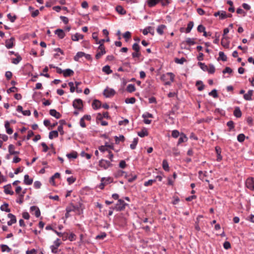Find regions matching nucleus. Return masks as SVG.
<instances>
[{
  "instance_id": "1",
  "label": "nucleus",
  "mask_w": 254,
  "mask_h": 254,
  "mask_svg": "<svg viewBox=\"0 0 254 254\" xmlns=\"http://www.w3.org/2000/svg\"><path fill=\"white\" fill-rule=\"evenodd\" d=\"M99 166L105 170L107 169L108 168L113 166V164L110 161L106 160L105 159H101L99 162Z\"/></svg>"
},
{
  "instance_id": "2",
  "label": "nucleus",
  "mask_w": 254,
  "mask_h": 254,
  "mask_svg": "<svg viewBox=\"0 0 254 254\" xmlns=\"http://www.w3.org/2000/svg\"><path fill=\"white\" fill-rule=\"evenodd\" d=\"M127 205V204L123 200L120 199L118 200L114 209L117 211H122L125 208Z\"/></svg>"
},
{
  "instance_id": "3",
  "label": "nucleus",
  "mask_w": 254,
  "mask_h": 254,
  "mask_svg": "<svg viewBox=\"0 0 254 254\" xmlns=\"http://www.w3.org/2000/svg\"><path fill=\"white\" fill-rule=\"evenodd\" d=\"M106 54V50L104 47L99 46L97 49V54L95 55V58L97 60L99 59L103 55Z\"/></svg>"
},
{
  "instance_id": "4",
  "label": "nucleus",
  "mask_w": 254,
  "mask_h": 254,
  "mask_svg": "<svg viewBox=\"0 0 254 254\" xmlns=\"http://www.w3.org/2000/svg\"><path fill=\"white\" fill-rule=\"evenodd\" d=\"M72 105L75 109L81 110L83 107L82 101L80 99H76L73 101Z\"/></svg>"
},
{
  "instance_id": "5",
  "label": "nucleus",
  "mask_w": 254,
  "mask_h": 254,
  "mask_svg": "<svg viewBox=\"0 0 254 254\" xmlns=\"http://www.w3.org/2000/svg\"><path fill=\"white\" fill-rule=\"evenodd\" d=\"M246 186L248 189L254 190V180L253 178L248 179L246 181Z\"/></svg>"
},
{
  "instance_id": "6",
  "label": "nucleus",
  "mask_w": 254,
  "mask_h": 254,
  "mask_svg": "<svg viewBox=\"0 0 254 254\" xmlns=\"http://www.w3.org/2000/svg\"><path fill=\"white\" fill-rule=\"evenodd\" d=\"M115 94V91L113 89H106L104 91V95L106 97H110Z\"/></svg>"
},
{
  "instance_id": "7",
  "label": "nucleus",
  "mask_w": 254,
  "mask_h": 254,
  "mask_svg": "<svg viewBox=\"0 0 254 254\" xmlns=\"http://www.w3.org/2000/svg\"><path fill=\"white\" fill-rule=\"evenodd\" d=\"M7 217L10 219V220L7 222V225L8 226H11L13 224H14L16 222V218L15 215L11 213H9L7 215Z\"/></svg>"
},
{
  "instance_id": "8",
  "label": "nucleus",
  "mask_w": 254,
  "mask_h": 254,
  "mask_svg": "<svg viewBox=\"0 0 254 254\" xmlns=\"http://www.w3.org/2000/svg\"><path fill=\"white\" fill-rule=\"evenodd\" d=\"M30 211L31 212H34L36 217H39L40 216L41 213L40 209L37 206H32L30 207Z\"/></svg>"
},
{
  "instance_id": "9",
  "label": "nucleus",
  "mask_w": 254,
  "mask_h": 254,
  "mask_svg": "<svg viewBox=\"0 0 254 254\" xmlns=\"http://www.w3.org/2000/svg\"><path fill=\"white\" fill-rule=\"evenodd\" d=\"M214 15L216 17L218 15L220 16V18L221 19H224L227 17V14L224 11H217L214 14Z\"/></svg>"
},
{
  "instance_id": "10",
  "label": "nucleus",
  "mask_w": 254,
  "mask_h": 254,
  "mask_svg": "<svg viewBox=\"0 0 254 254\" xmlns=\"http://www.w3.org/2000/svg\"><path fill=\"white\" fill-rule=\"evenodd\" d=\"M26 193V189L24 190L22 193H19L18 194V196L16 200V202L19 204H22L23 202V197L24 194Z\"/></svg>"
},
{
  "instance_id": "11",
  "label": "nucleus",
  "mask_w": 254,
  "mask_h": 254,
  "mask_svg": "<svg viewBox=\"0 0 254 254\" xmlns=\"http://www.w3.org/2000/svg\"><path fill=\"white\" fill-rule=\"evenodd\" d=\"M4 192L6 194H8L10 195H13L14 194V192L11 190V186L10 184L4 186Z\"/></svg>"
},
{
  "instance_id": "12",
  "label": "nucleus",
  "mask_w": 254,
  "mask_h": 254,
  "mask_svg": "<svg viewBox=\"0 0 254 254\" xmlns=\"http://www.w3.org/2000/svg\"><path fill=\"white\" fill-rule=\"evenodd\" d=\"M14 40V38L13 37H11L10 39L5 41V47L7 48V49H10L13 47Z\"/></svg>"
},
{
  "instance_id": "13",
  "label": "nucleus",
  "mask_w": 254,
  "mask_h": 254,
  "mask_svg": "<svg viewBox=\"0 0 254 254\" xmlns=\"http://www.w3.org/2000/svg\"><path fill=\"white\" fill-rule=\"evenodd\" d=\"M50 114L52 116L54 117L55 118H56L57 119H60L62 116L61 114L59 112H58L55 109L50 110Z\"/></svg>"
},
{
  "instance_id": "14",
  "label": "nucleus",
  "mask_w": 254,
  "mask_h": 254,
  "mask_svg": "<svg viewBox=\"0 0 254 254\" xmlns=\"http://www.w3.org/2000/svg\"><path fill=\"white\" fill-rule=\"evenodd\" d=\"M15 147L13 144H10L8 146V152L9 153V155H16V154H19V151H15V150H14Z\"/></svg>"
},
{
  "instance_id": "15",
  "label": "nucleus",
  "mask_w": 254,
  "mask_h": 254,
  "mask_svg": "<svg viewBox=\"0 0 254 254\" xmlns=\"http://www.w3.org/2000/svg\"><path fill=\"white\" fill-rule=\"evenodd\" d=\"M253 95V90H250L248 91L247 93L244 94V98L246 100H252V96Z\"/></svg>"
},
{
  "instance_id": "16",
  "label": "nucleus",
  "mask_w": 254,
  "mask_h": 254,
  "mask_svg": "<svg viewBox=\"0 0 254 254\" xmlns=\"http://www.w3.org/2000/svg\"><path fill=\"white\" fill-rule=\"evenodd\" d=\"M4 127L7 134H11L13 133V129L10 127L9 122L8 121L5 122Z\"/></svg>"
},
{
  "instance_id": "17",
  "label": "nucleus",
  "mask_w": 254,
  "mask_h": 254,
  "mask_svg": "<svg viewBox=\"0 0 254 254\" xmlns=\"http://www.w3.org/2000/svg\"><path fill=\"white\" fill-rule=\"evenodd\" d=\"M92 107L94 109L97 110L101 107V103L98 100H94L92 104Z\"/></svg>"
},
{
  "instance_id": "18",
  "label": "nucleus",
  "mask_w": 254,
  "mask_h": 254,
  "mask_svg": "<svg viewBox=\"0 0 254 254\" xmlns=\"http://www.w3.org/2000/svg\"><path fill=\"white\" fill-rule=\"evenodd\" d=\"M83 37V35L76 33L71 36V39L73 41H78L80 39H82Z\"/></svg>"
},
{
  "instance_id": "19",
  "label": "nucleus",
  "mask_w": 254,
  "mask_h": 254,
  "mask_svg": "<svg viewBox=\"0 0 254 254\" xmlns=\"http://www.w3.org/2000/svg\"><path fill=\"white\" fill-rule=\"evenodd\" d=\"M221 43L222 46L224 48H228L229 47V41L228 40L227 37H223Z\"/></svg>"
},
{
  "instance_id": "20",
  "label": "nucleus",
  "mask_w": 254,
  "mask_h": 254,
  "mask_svg": "<svg viewBox=\"0 0 254 254\" xmlns=\"http://www.w3.org/2000/svg\"><path fill=\"white\" fill-rule=\"evenodd\" d=\"M187 140H188L187 137L184 133H182L180 134V137L179 138V140L178 142V145H179L183 142H186Z\"/></svg>"
},
{
  "instance_id": "21",
  "label": "nucleus",
  "mask_w": 254,
  "mask_h": 254,
  "mask_svg": "<svg viewBox=\"0 0 254 254\" xmlns=\"http://www.w3.org/2000/svg\"><path fill=\"white\" fill-rule=\"evenodd\" d=\"M73 73L74 72L72 69L67 68L65 70H64L63 75L64 77H66L72 75Z\"/></svg>"
},
{
  "instance_id": "22",
  "label": "nucleus",
  "mask_w": 254,
  "mask_h": 254,
  "mask_svg": "<svg viewBox=\"0 0 254 254\" xmlns=\"http://www.w3.org/2000/svg\"><path fill=\"white\" fill-rule=\"evenodd\" d=\"M24 183L27 185H30L33 183V179L30 178L29 175H25L24 177Z\"/></svg>"
},
{
  "instance_id": "23",
  "label": "nucleus",
  "mask_w": 254,
  "mask_h": 254,
  "mask_svg": "<svg viewBox=\"0 0 254 254\" xmlns=\"http://www.w3.org/2000/svg\"><path fill=\"white\" fill-rule=\"evenodd\" d=\"M109 117V116L108 115V113L107 112L104 113L103 114V115H102L101 113H98L97 114V120L101 121V120H102L103 118H104L108 119Z\"/></svg>"
},
{
  "instance_id": "24",
  "label": "nucleus",
  "mask_w": 254,
  "mask_h": 254,
  "mask_svg": "<svg viewBox=\"0 0 254 254\" xmlns=\"http://www.w3.org/2000/svg\"><path fill=\"white\" fill-rule=\"evenodd\" d=\"M55 33L56 34H57L58 35V36L60 39L64 38V37L65 36V34H64V31L62 29H57L55 31Z\"/></svg>"
},
{
  "instance_id": "25",
  "label": "nucleus",
  "mask_w": 254,
  "mask_h": 254,
  "mask_svg": "<svg viewBox=\"0 0 254 254\" xmlns=\"http://www.w3.org/2000/svg\"><path fill=\"white\" fill-rule=\"evenodd\" d=\"M154 30L153 28L149 26L144 29L143 30L142 33L144 35H146L148 33H151L152 35L153 34Z\"/></svg>"
},
{
  "instance_id": "26",
  "label": "nucleus",
  "mask_w": 254,
  "mask_h": 254,
  "mask_svg": "<svg viewBox=\"0 0 254 254\" xmlns=\"http://www.w3.org/2000/svg\"><path fill=\"white\" fill-rule=\"evenodd\" d=\"M116 10L120 14L124 15L126 14V11L121 5H117Z\"/></svg>"
},
{
  "instance_id": "27",
  "label": "nucleus",
  "mask_w": 254,
  "mask_h": 254,
  "mask_svg": "<svg viewBox=\"0 0 254 254\" xmlns=\"http://www.w3.org/2000/svg\"><path fill=\"white\" fill-rule=\"evenodd\" d=\"M215 150L217 154V161H220L222 160V157L221 155V148L219 147L216 146Z\"/></svg>"
},
{
  "instance_id": "28",
  "label": "nucleus",
  "mask_w": 254,
  "mask_h": 254,
  "mask_svg": "<svg viewBox=\"0 0 254 254\" xmlns=\"http://www.w3.org/2000/svg\"><path fill=\"white\" fill-rule=\"evenodd\" d=\"M15 56H16V58H13L12 59V63L13 64H17L22 60L21 57L18 54L16 53L15 54Z\"/></svg>"
},
{
  "instance_id": "29",
  "label": "nucleus",
  "mask_w": 254,
  "mask_h": 254,
  "mask_svg": "<svg viewBox=\"0 0 254 254\" xmlns=\"http://www.w3.org/2000/svg\"><path fill=\"white\" fill-rule=\"evenodd\" d=\"M166 28V26L165 25L162 24L158 26L157 28V33L162 35L164 33V29Z\"/></svg>"
},
{
  "instance_id": "30",
  "label": "nucleus",
  "mask_w": 254,
  "mask_h": 254,
  "mask_svg": "<svg viewBox=\"0 0 254 254\" xmlns=\"http://www.w3.org/2000/svg\"><path fill=\"white\" fill-rule=\"evenodd\" d=\"M160 0H148L147 4L149 7H153L160 2Z\"/></svg>"
},
{
  "instance_id": "31",
  "label": "nucleus",
  "mask_w": 254,
  "mask_h": 254,
  "mask_svg": "<svg viewBox=\"0 0 254 254\" xmlns=\"http://www.w3.org/2000/svg\"><path fill=\"white\" fill-rule=\"evenodd\" d=\"M234 115L237 118H240L242 116V112L239 107L235 108L234 111Z\"/></svg>"
},
{
  "instance_id": "32",
  "label": "nucleus",
  "mask_w": 254,
  "mask_h": 254,
  "mask_svg": "<svg viewBox=\"0 0 254 254\" xmlns=\"http://www.w3.org/2000/svg\"><path fill=\"white\" fill-rule=\"evenodd\" d=\"M58 131L57 130H53L50 132L49 137L50 139H52L54 137H57L58 136Z\"/></svg>"
},
{
  "instance_id": "33",
  "label": "nucleus",
  "mask_w": 254,
  "mask_h": 254,
  "mask_svg": "<svg viewBox=\"0 0 254 254\" xmlns=\"http://www.w3.org/2000/svg\"><path fill=\"white\" fill-rule=\"evenodd\" d=\"M196 86H197V89L199 91H202L203 90L204 85L203 84L202 81L200 80L197 81L196 82Z\"/></svg>"
},
{
  "instance_id": "34",
  "label": "nucleus",
  "mask_w": 254,
  "mask_h": 254,
  "mask_svg": "<svg viewBox=\"0 0 254 254\" xmlns=\"http://www.w3.org/2000/svg\"><path fill=\"white\" fill-rule=\"evenodd\" d=\"M85 55V53H84V52H79L74 56V60L75 61H78L79 58H82V57H84V56Z\"/></svg>"
},
{
  "instance_id": "35",
  "label": "nucleus",
  "mask_w": 254,
  "mask_h": 254,
  "mask_svg": "<svg viewBox=\"0 0 254 254\" xmlns=\"http://www.w3.org/2000/svg\"><path fill=\"white\" fill-rule=\"evenodd\" d=\"M102 71L108 74L112 73V70L110 69V66L108 65H105L103 67Z\"/></svg>"
},
{
  "instance_id": "36",
  "label": "nucleus",
  "mask_w": 254,
  "mask_h": 254,
  "mask_svg": "<svg viewBox=\"0 0 254 254\" xmlns=\"http://www.w3.org/2000/svg\"><path fill=\"white\" fill-rule=\"evenodd\" d=\"M8 204L5 203L0 206V210L2 211H4L6 212H9L10 211V209L8 208Z\"/></svg>"
},
{
  "instance_id": "37",
  "label": "nucleus",
  "mask_w": 254,
  "mask_h": 254,
  "mask_svg": "<svg viewBox=\"0 0 254 254\" xmlns=\"http://www.w3.org/2000/svg\"><path fill=\"white\" fill-rule=\"evenodd\" d=\"M193 26V22L192 21H190L188 24L187 27L186 29V32L189 33L190 32Z\"/></svg>"
},
{
  "instance_id": "38",
  "label": "nucleus",
  "mask_w": 254,
  "mask_h": 254,
  "mask_svg": "<svg viewBox=\"0 0 254 254\" xmlns=\"http://www.w3.org/2000/svg\"><path fill=\"white\" fill-rule=\"evenodd\" d=\"M162 167L164 170L168 171L169 170V166L168 163L166 160H164L162 162Z\"/></svg>"
},
{
  "instance_id": "39",
  "label": "nucleus",
  "mask_w": 254,
  "mask_h": 254,
  "mask_svg": "<svg viewBox=\"0 0 254 254\" xmlns=\"http://www.w3.org/2000/svg\"><path fill=\"white\" fill-rule=\"evenodd\" d=\"M127 90L129 93L134 91L135 90L134 85L131 84L128 85L127 88Z\"/></svg>"
},
{
  "instance_id": "40",
  "label": "nucleus",
  "mask_w": 254,
  "mask_h": 254,
  "mask_svg": "<svg viewBox=\"0 0 254 254\" xmlns=\"http://www.w3.org/2000/svg\"><path fill=\"white\" fill-rule=\"evenodd\" d=\"M115 138L116 144H119L120 141H124L125 140V137L123 135H120L119 137L116 136Z\"/></svg>"
},
{
  "instance_id": "41",
  "label": "nucleus",
  "mask_w": 254,
  "mask_h": 254,
  "mask_svg": "<svg viewBox=\"0 0 254 254\" xmlns=\"http://www.w3.org/2000/svg\"><path fill=\"white\" fill-rule=\"evenodd\" d=\"M66 156L69 159H70V158L75 159V158H76L77 157V153L76 152L73 151L70 153L67 154L66 155Z\"/></svg>"
},
{
  "instance_id": "42",
  "label": "nucleus",
  "mask_w": 254,
  "mask_h": 254,
  "mask_svg": "<svg viewBox=\"0 0 254 254\" xmlns=\"http://www.w3.org/2000/svg\"><path fill=\"white\" fill-rule=\"evenodd\" d=\"M138 142V138H135L133 139L132 143L130 145V147L131 149H134Z\"/></svg>"
},
{
  "instance_id": "43",
  "label": "nucleus",
  "mask_w": 254,
  "mask_h": 254,
  "mask_svg": "<svg viewBox=\"0 0 254 254\" xmlns=\"http://www.w3.org/2000/svg\"><path fill=\"white\" fill-rule=\"evenodd\" d=\"M138 135L141 137H143L148 135V132L146 130H142L138 132L137 133Z\"/></svg>"
},
{
  "instance_id": "44",
  "label": "nucleus",
  "mask_w": 254,
  "mask_h": 254,
  "mask_svg": "<svg viewBox=\"0 0 254 254\" xmlns=\"http://www.w3.org/2000/svg\"><path fill=\"white\" fill-rule=\"evenodd\" d=\"M0 248H1L2 252H5V251H6L7 252H9L11 251V249L9 248L6 245H3V244L1 245H0Z\"/></svg>"
},
{
  "instance_id": "45",
  "label": "nucleus",
  "mask_w": 254,
  "mask_h": 254,
  "mask_svg": "<svg viewBox=\"0 0 254 254\" xmlns=\"http://www.w3.org/2000/svg\"><path fill=\"white\" fill-rule=\"evenodd\" d=\"M136 99L134 97H131L129 98H127L125 100V102L127 104H134L135 102Z\"/></svg>"
},
{
  "instance_id": "46",
  "label": "nucleus",
  "mask_w": 254,
  "mask_h": 254,
  "mask_svg": "<svg viewBox=\"0 0 254 254\" xmlns=\"http://www.w3.org/2000/svg\"><path fill=\"white\" fill-rule=\"evenodd\" d=\"M219 58L223 61H227V57L223 52H220L219 53Z\"/></svg>"
},
{
  "instance_id": "47",
  "label": "nucleus",
  "mask_w": 254,
  "mask_h": 254,
  "mask_svg": "<svg viewBox=\"0 0 254 254\" xmlns=\"http://www.w3.org/2000/svg\"><path fill=\"white\" fill-rule=\"evenodd\" d=\"M186 61V60L184 58H182L181 59L176 58L175 59V62L177 64H184L185 62Z\"/></svg>"
},
{
  "instance_id": "48",
  "label": "nucleus",
  "mask_w": 254,
  "mask_h": 254,
  "mask_svg": "<svg viewBox=\"0 0 254 254\" xmlns=\"http://www.w3.org/2000/svg\"><path fill=\"white\" fill-rule=\"evenodd\" d=\"M198 64L200 68L203 71H207L208 70V66L204 63L199 62Z\"/></svg>"
},
{
  "instance_id": "49",
  "label": "nucleus",
  "mask_w": 254,
  "mask_h": 254,
  "mask_svg": "<svg viewBox=\"0 0 254 254\" xmlns=\"http://www.w3.org/2000/svg\"><path fill=\"white\" fill-rule=\"evenodd\" d=\"M186 42L189 45H193L195 44V42H194V39L190 38H188L186 39Z\"/></svg>"
},
{
  "instance_id": "50",
  "label": "nucleus",
  "mask_w": 254,
  "mask_h": 254,
  "mask_svg": "<svg viewBox=\"0 0 254 254\" xmlns=\"http://www.w3.org/2000/svg\"><path fill=\"white\" fill-rule=\"evenodd\" d=\"M76 209V207L72 204H71L70 206L67 207L66 208V211L67 212H70L72 211H74Z\"/></svg>"
},
{
  "instance_id": "51",
  "label": "nucleus",
  "mask_w": 254,
  "mask_h": 254,
  "mask_svg": "<svg viewBox=\"0 0 254 254\" xmlns=\"http://www.w3.org/2000/svg\"><path fill=\"white\" fill-rule=\"evenodd\" d=\"M160 2L163 6H166L171 2V0H160Z\"/></svg>"
},
{
  "instance_id": "52",
  "label": "nucleus",
  "mask_w": 254,
  "mask_h": 254,
  "mask_svg": "<svg viewBox=\"0 0 254 254\" xmlns=\"http://www.w3.org/2000/svg\"><path fill=\"white\" fill-rule=\"evenodd\" d=\"M245 138V136L244 134L241 133L239 134L237 136V140L238 141L240 142H242L244 141Z\"/></svg>"
},
{
  "instance_id": "53",
  "label": "nucleus",
  "mask_w": 254,
  "mask_h": 254,
  "mask_svg": "<svg viewBox=\"0 0 254 254\" xmlns=\"http://www.w3.org/2000/svg\"><path fill=\"white\" fill-rule=\"evenodd\" d=\"M208 95L209 96H213L214 98H217L218 97V94H217V90L216 89H213L211 92H210L209 93H208Z\"/></svg>"
},
{
  "instance_id": "54",
  "label": "nucleus",
  "mask_w": 254,
  "mask_h": 254,
  "mask_svg": "<svg viewBox=\"0 0 254 254\" xmlns=\"http://www.w3.org/2000/svg\"><path fill=\"white\" fill-rule=\"evenodd\" d=\"M109 42L110 39L109 37H107V39H101L99 41V42L97 43V44H99V46H101V47H104L103 45V44L105 42Z\"/></svg>"
},
{
  "instance_id": "55",
  "label": "nucleus",
  "mask_w": 254,
  "mask_h": 254,
  "mask_svg": "<svg viewBox=\"0 0 254 254\" xmlns=\"http://www.w3.org/2000/svg\"><path fill=\"white\" fill-rule=\"evenodd\" d=\"M132 48L135 52H140V46L136 43L133 44Z\"/></svg>"
},
{
  "instance_id": "56",
  "label": "nucleus",
  "mask_w": 254,
  "mask_h": 254,
  "mask_svg": "<svg viewBox=\"0 0 254 254\" xmlns=\"http://www.w3.org/2000/svg\"><path fill=\"white\" fill-rule=\"evenodd\" d=\"M180 135V132L178 130H173L172 132V136L174 138H177Z\"/></svg>"
},
{
  "instance_id": "57",
  "label": "nucleus",
  "mask_w": 254,
  "mask_h": 254,
  "mask_svg": "<svg viewBox=\"0 0 254 254\" xmlns=\"http://www.w3.org/2000/svg\"><path fill=\"white\" fill-rule=\"evenodd\" d=\"M215 68L213 65L211 64L209 65V67H208V70H207L209 73H213L215 72Z\"/></svg>"
},
{
  "instance_id": "58",
  "label": "nucleus",
  "mask_w": 254,
  "mask_h": 254,
  "mask_svg": "<svg viewBox=\"0 0 254 254\" xmlns=\"http://www.w3.org/2000/svg\"><path fill=\"white\" fill-rule=\"evenodd\" d=\"M7 16L11 22H14L16 19V16L15 15L12 16L10 13H8Z\"/></svg>"
},
{
  "instance_id": "59",
  "label": "nucleus",
  "mask_w": 254,
  "mask_h": 254,
  "mask_svg": "<svg viewBox=\"0 0 254 254\" xmlns=\"http://www.w3.org/2000/svg\"><path fill=\"white\" fill-rule=\"evenodd\" d=\"M156 182V180H149L144 183V185L146 187L151 186L152 184Z\"/></svg>"
},
{
  "instance_id": "60",
  "label": "nucleus",
  "mask_w": 254,
  "mask_h": 254,
  "mask_svg": "<svg viewBox=\"0 0 254 254\" xmlns=\"http://www.w3.org/2000/svg\"><path fill=\"white\" fill-rule=\"evenodd\" d=\"M105 180V178H102L101 180V183L99 186V188L100 189H102V190L104 188V186L106 185V183H104Z\"/></svg>"
},
{
  "instance_id": "61",
  "label": "nucleus",
  "mask_w": 254,
  "mask_h": 254,
  "mask_svg": "<svg viewBox=\"0 0 254 254\" xmlns=\"http://www.w3.org/2000/svg\"><path fill=\"white\" fill-rule=\"evenodd\" d=\"M76 180L75 178H74L73 177H70L67 179V182H68V184L69 185H71L72 183H73Z\"/></svg>"
},
{
  "instance_id": "62",
  "label": "nucleus",
  "mask_w": 254,
  "mask_h": 254,
  "mask_svg": "<svg viewBox=\"0 0 254 254\" xmlns=\"http://www.w3.org/2000/svg\"><path fill=\"white\" fill-rule=\"evenodd\" d=\"M123 37L126 39V41H127V39H129L131 37V33L129 31L126 32L124 35Z\"/></svg>"
},
{
  "instance_id": "63",
  "label": "nucleus",
  "mask_w": 254,
  "mask_h": 254,
  "mask_svg": "<svg viewBox=\"0 0 254 254\" xmlns=\"http://www.w3.org/2000/svg\"><path fill=\"white\" fill-rule=\"evenodd\" d=\"M227 125L228 127H229L230 131L234 127V122L232 121H230L228 122L227 123Z\"/></svg>"
},
{
  "instance_id": "64",
  "label": "nucleus",
  "mask_w": 254,
  "mask_h": 254,
  "mask_svg": "<svg viewBox=\"0 0 254 254\" xmlns=\"http://www.w3.org/2000/svg\"><path fill=\"white\" fill-rule=\"evenodd\" d=\"M68 85L70 86V91L72 93L74 92L76 87L74 86V83L70 82L68 83Z\"/></svg>"
}]
</instances>
